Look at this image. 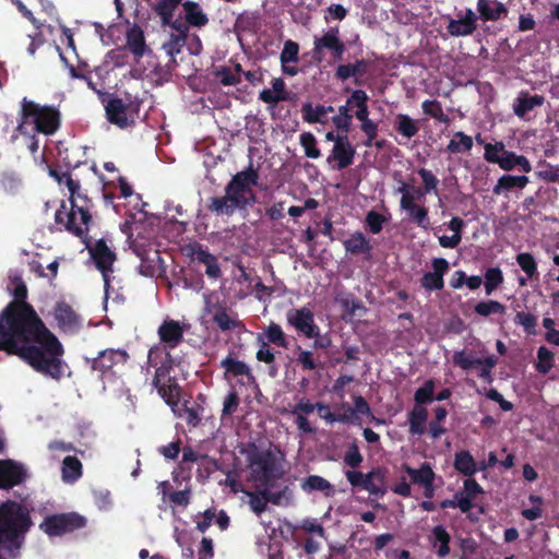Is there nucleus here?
<instances>
[{"mask_svg": "<svg viewBox=\"0 0 559 559\" xmlns=\"http://www.w3.org/2000/svg\"><path fill=\"white\" fill-rule=\"evenodd\" d=\"M213 322L223 331H230L238 328H243V323L238 319L237 313L228 311L227 307H217L216 312L212 317Z\"/></svg>", "mask_w": 559, "mask_h": 559, "instance_id": "nucleus-27", "label": "nucleus"}, {"mask_svg": "<svg viewBox=\"0 0 559 559\" xmlns=\"http://www.w3.org/2000/svg\"><path fill=\"white\" fill-rule=\"evenodd\" d=\"M202 411L203 408L200 405H191L189 401H185L182 406L177 411V416L182 419L189 427L195 428L201 423Z\"/></svg>", "mask_w": 559, "mask_h": 559, "instance_id": "nucleus-34", "label": "nucleus"}, {"mask_svg": "<svg viewBox=\"0 0 559 559\" xmlns=\"http://www.w3.org/2000/svg\"><path fill=\"white\" fill-rule=\"evenodd\" d=\"M49 176L59 185H66L70 193H75L80 189V181L74 180L69 171H60L56 168H49Z\"/></svg>", "mask_w": 559, "mask_h": 559, "instance_id": "nucleus-54", "label": "nucleus"}, {"mask_svg": "<svg viewBox=\"0 0 559 559\" xmlns=\"http://www.w3.org/2000/svg\"><path fill=\"white\" fill-rule=\"evenodd\" d=\"M53 317L60 331L76 334L83 325L80 314L66 301H59L53 308Z\"/></svg>", "mask_w": 559, "mask_h": 559, "instance_id": "nucleus-14", "label": "nucleus"}, {"mask_svg": "<svg viewBox=\"0 0 559 559\" xmlns=\"http://www.w3.org/2000/svg\"><path fill=\"white\" fill-rule=\"evenodd\" d=\"M364 461V457L359 451V448L356 443H352L348 447V450L345 452L344 455V463L352 467L357 468Z\"/></svg>", "mask_w": 559, "mask_h": 559, "instance_id": "nucleus-61", "label": "nucleus"}, {"mask_svg": "<svg viewBox=\"0 0 559 559\" xmlns=\"http://www.w3.org/2000/svg\"><path fill=\"white\" fill-rule=\"evenodd\" d=\"M423 112L439 122L449 124L451 122L450 117L443 112L441 103L436 99H427L421 104Z\"/></svg>", "mask_w": 559, "mask_h": 559, "instance_id": "nucleus-46", "label": "nucleus"}, {"mask_svg": "<svg viewBox=\"0 0 559 559\" xmlns=\"http://www.w3.org/2000/svg\"><path fill=\"white\" fill-rule=\"evenodd\" d=\"M103 72H71L73 78L83 79L96 92L105 104L107 120L123 129L133 124L140 110L138 100H128L116 97L107 92L110 86L106 84Z\"/></svg>", "mask_w": 559, "mask_h": 559, "instance_id": "nucleus-4", "label": "nucleus"}, {"mask_svg": "<svg viewBox=\"0 0 559 559\" xmlns=\"http://www.w3.org/2000/svg\"><path fill=\"white\" fill-rule=\"evenodd\" d=\"M158 394L170 406H175L179 403L180 399V386L174 378H168L166 382L154 385Z\"/></svg>", "mask_w": 559, "mask_h": 559, "instance_id": "nucleus-32", "label": "nucleus"}, {"mask_svg": "<svg viewBox=\"0 0 559 559\" xmlns=\"http://www.w3.org/2000/svg\"><path fill=\"white\" fill-rule=\"evenodd\" d=\"M515 260L528 278L532 280L538 275L537 262L532 253L521 252L516 255Z\"/></svg>", "mask_w": 559, "mask_h": 559, "instance_id": "nucleus-51", "label": "nucleus"}, {"mask_svg": "<svg viewBox=\"0 0 559 559\" xmlns=\"http://www.w3.org/2000/svg\"><path fill=\"white\" fill-rule=\"evenodd\" d=\"M259 99L271 106H275L281 102L292 99V94L286 88V84L283 79L277 78L272 80V88H264L259 94Z\"/></svg>", "mask_w": 559, "mask_h": 559, "instance_id": "nucleus-23", "label": "nucleus"}, {"mask_svg": "<svg viewBox=\"0 0 559 559\" xmlns=\"http://www.w3.org/2000/svg\"><path fill=\"white\" fill-rule=\"evenodd\" d=\"M195 259L198 262L204 264L206 266L205 274L210 278H218L222 275V271L219 264L217 262V258L209 252L207 250H203L199 248L195 251Z\"/></svg>", "mask_w": 559, "mask_h": 559, "instance_id": "nucleus-36", "label": "nucleus"}, {"mask_svg": "<svg viewBox=\"0 0 559 559\" xmlns=\"http://www.w3.org/2000/svg\"><path fill=\"white\" fill-rule=\"evenodd\" d=\"M507 307L498 300L479 301L475 305L474 311L480 317H489L491 314H504Z\"/></svg>", "mask_w": 559, "mask_h": 559, "instance_id": "nucleus-47", "label": "nucleus"}, {"mask_svg": "<svg viewBox=\"0 0 559 559\" xmlns=\"http://www.w3.org/2000/svg\"><path fill=\"white\" fill-rule=\"evenodd\" d=\"M286 320L290 326L307 338L319 335L320 328L314 321L313 311L308 307L289 309L286 313Z\"/></svg>", "mask_w": 559, "mask_h": 559, "instance_id": "nucleus-12", "label": "nucleus"}, {"mask_svg": "<svg viewBox=\"0 0 559 559\" xmlns=\"http://www.w3.org/2000/svg\"><path fill=\"white\" fill-rule=\"evenodd\" d=\"M171 29H174L176 33L173 34L174 36H177V43L178 41H181V43H187V39H188V36H189V31L191 27V25H189L187 23V21L183 19V21H180V20H171V23L168 24Z\"/></svg>", "mask_w": 559, "mask_h": 559, "instance_id": "nucleus-62", "label": "nucleus"}, {"mask_svg": "<svg viewBox=\"0 0 559 559\" xmlns=\"http://www.w3.org/2000/svg\"><path fill=\"white\" fill-rule=\"evenodd\" d=\"M555 354L546 346L537 349V362L535 369L543 374L548 373L554 367Z\"/></svg>", "mask_w": 559, "mask_h": 559, "instance_id": "nucleus-50", "label": "nucleus"}, {"mask_svg": "<svg viewBox=\"0 0 559 559\" xmlns=\"http://www.w3.org/2000/svg\"><path fill=\"white\" fill-rule=\"evenodd\" d=\"M14 299L0 312V350L17 356L36 372L59 381L68 365L64 347L26 301L27 287L14 280Z\"/></svg>", "mask_w": 559, "mask_h": 559, "instance_id": "nucleus-1", "label": "nucleus"}, {"mask_svg": "<svg viewBox=\"0 0 559 559\" xmlns=\"http://www.w3.org/2000/svg\"><path fill=\"white\" fill-rule=\"evenodd\" d=\"M404 471L414 484L425 485L435 481V472L428 463H423L419 468L404 465Z\"/></svg>", "mask_w": 559, "mask_h": 559, "instance_id": "nucleus-38", "label": "nucleus"}, {"mask_svg": "<svg viewBox=\"0 0 559 559\" xmlns=\"http://www.w3.org/2000/svg\"><path fill=\"white\" fill-rule=\"evenodd\" d=\"M433 547H437V556L445 558L450 554L451 536L442 525H437L432 528Z\"/></svg>", "mask_w": 559, "mask_h": 559, "instance_id": "nucleus-37", "label": "nucleus"}, {"mask_svg": "<svg viewBox=\"0 0 559 559\" xmlns=\"http://www.w3.org/2000/svg\"><path fill=\"white\" fill-rule=\"evenodd\" d=\"M342 307L349 316H364L367 312V308L362 301L350 296L340 300Z\"/></svg>", "mask_w": 559, "mask_h": 559, "instance_id": "nucleus-58", "label": "nucleus"}, {"mask_svg": "<svg viewBox=\"0 0 559 559\" xmlns=\"http://www.w3.org/2000/svg\"><path fill=\"white\" fill-rule=\"evenodd\" d=\"M355 153L356 151L349 143L348 138L346 140L338 139V141H336V144L333 145L332 153L326 158V162L329 164L336 162V166H333V168L342 170L353 164Z\"/></svg>", "mask_w": 559, "mask_h": 559, "instance_id": "nucleus-21", "label": "nucleus"}, {"mask_svg": "<svg viewBox=\"0 0 559 559\" xmlns=\"http://www.w3.org/2000/svg\"><path fill=\"white\" fill-rule=\"evenodd\" d=\"M61 126V114L52 105H40L24 97L17 112V126L14 128L10 142L14 144L22 135L28 151L36 155L39 150L37 134L52 135Z\"/></svg>", "mask_w": 559, "mask_h": 559, "instance_id": "nucleus-3", "label": "nucleus"}, {"mask_svg": "<svg viewBox=\"0 0 559 559\" xmlns=\"http://www.w3.org/2000/svg\"><path fill=\"white\" fill-rule=\"evenodd\" d=\"M487 295H491L503 283V273L499 267H489L484 275Z\"/></svg>", "mask_w": 559, "mask_h": 559, "instance_id": "nucleus-52", "label": "nucleus"}, {"mask_svg": "<svg viewBox=\"0 0 559 559\" xmlns=\"http://www.w3.org/2000/svg\"><path fill=\"white\" fill-rule=\"evenodd\" d=\"M82 463L76 456H66L62 461V479L64 483L72 484L82 476Z\"/></svg>", "mask_w": 559, "mask_h": 559, "instance_id": "nucleus-35", "label": "nucleus"}, {"mask_svg": "<svg viewBox=\"0 0 559 559\" xmlns=\"http://www.w3.org/2000/svg\"><path fill=\"white\" fill-rule=\"evenodd\" d=\"M432 272H427L420 278V285L426 290H441L444 287V274L449 271L450 264L444 258H435L431 262Z\"/></svg>", "mask_w": 559, "mask_h": 559, "instance_id": "nucleus-18", "label": "nucleus"}, {"mask_svg": "<svg viewBox=\"0 0 559 559\" xmlns=\"http://www.w3.org/2000/svg\"><path fill=\"white\" fill-rule=\"evenodd\" d=\"M255 358L258 361L263 362L267 366V374L271 378H276L278 376V365L276 362L275 354L273 353L271 346L265 342L262 341L257 354Z\"/></svg>", "mask_w": 559, "mask_h": 559, "instance_id": "nucleus-33", "label": "nucleus"}, {"mask_svg": "<svg viewBox=\"0 0 559 559\" xmlns=\"http://www.w3.org/2000/svg\"><path fill=\"white\" fill-rule=\"evenodd\" d=\"M249 506L251 510L257 514H262L267 507V498L264 496V491L248 492Z\"/></svg>", "mask_w": 559, "mask_h": 559, "instance_id": "nucleus-59", "label": "nucleus"}, {"mask_svg": "<svg viewBox=\"0 0 559 559\" xmlns=\"http://www.w3.org/2000/svg\"><path fill=\"white\" fill-rule=\"evenodd\" d=\"M86 525V519L78 513H60L47 516L40 528L49 536H62Z\"/></svg>", "mask_w": 559, "mask_h": 559, "instance_id": "nucleus-9", "label": "nucleus"}, {"mask_svg": "<svg viewBox=\"0 0 559 559\" xmlns=\"http://www.w3.org/2000/svg\"><path fill=\"white\" fill-rule=\"evenodd\" d=\"M385 480V469L382 467L372 468L364 475L362 489L370 495L382 496L384 493L383 485Z\"/></svg>", "mask_w": 559, "mask_h": 559, "instance_id": "nucleus-26", "label": "nucleus"}, {"mask_svg": "<svg viewBox=\"0 0 559 559\" xmlns=\"http://www.w3.org/2000/svg\"><path fill=\"white\" fill-rule=\"evenodd\" d=\"M514 322L522 325L526 334H536L537 318L533 313L524 311L518 312L515 314Z\"/></svg>", "mask_w": 559, "mask_h": 559, "instance_id": "nucleus-57", "label": "nucleus"}, {"mask_svg": "<svg viewBox=\"0 0 559 559\" xmlns=\"http://www.w3.org/2000/svg\"><path fill=\"white\" fill-rule=\"evenodd\" d=\"M428 411L424 406L414 405L408 413V432L412 436H423L426 432Z\"/></svg>", "mask_w": 559, "mask_h": 559, "instance_id": "nucleus-28", "label": "nucleus"}, {"mask_svg": "<svg viewBox=\"0 0 559 559\" xmlns=\"http://www.w3.org/2000/svg\"><path fill=\"white\" fill-rule=\"evenodd\" d=\"M457 19H450L447 31L453 37H465L472 35L477 29V14L469 8H466L464 14L457 13Z\"/></svg>", "mask_w": 559, "mask_h": 559, "instance_id": "nucleus-16", "label": "nucleus"}, {"mask_svg": "<svg viewBox=\"0 0 559 559\" xmlns=\"http://www.w3.org/2000/svg\"><path fill=\"white\" fill-rule=\"evenodd\" d=\"M394 129L399 134L407 140L415 136L419 131V127L416 122L409 116L402 114L396 117Z\"/></svg>", "mask_w": 559, "mask_h": 559, "instance_id": "nucleus-44", "label": "nucleus"}, {"mask_svg": "<svg viewBox=\"0 0 559 559\" xmlns=\"http://www.w3.org/2000/svg\"><path fill=\"white\" fill-rule=\"evenodd\" d=\"M183 2V0H159L154 7V11L163 24H169L174 19L176 9L179 4L182 5Z\"/></svg>", "mask_w": 559, "mask_h": 559, "instance_id": "nucleus-41", "label": "nucleus"}, {"mask_svg": "<svg viewBox=\"0 0 559 559\" xmlns=\"http://www.w3.org/2000/svg\"><path fill=\"white\" fill-rule=\"evenodd\" d=\"M259 170L252 163L241 171L231 176L224 188V194L207 199L206 210L219 217H231L239 213L243 218L249 209L257 203L253 187L258 186Z\"/></svg>", "mask_w": 559, "mask_h": 559, "instance_id": "nucleus-2", "label": "nucleus"}, {"mask_svg": "<svg viewBox=\"0 0 559 559\" xmlns=\"http://www.w3.org/2000/svg\"><path fill=\"white\" fill-rule=\"evenodd\" d=\"M96 269L102 273L104 280L105 298L109 297L111 289L110 274L114 272V263L117 259L116 252L111 250L105 239H98L93 246H86Z\"/></svg>", "mask_w": 559, "mask_h": 559, "instance_id": "nucleus-8", "label": "nucleus"}, {"mask_svg": "<svg viewBox=\"0 0 559 559\" xmlns=\"http://www.w3.org/2000/svg\"><path fill=\"white\" fill-rule=\"evenodd\" d=\"M165 348L174 349L183 341V329L178 321L166 319L157 330Z\"/></svg>", "mask_w": 559, "mask_h": 559, "instance_id": "nucleus-20", "label": "nucleus"}, {"mask_svg": "<svg viewBox=\"0 0 559 559\" xmlns=\"http://www.w3.org/2000/svg\"><path fill=\"white\" fill-rule=\"evenodd\" d=\"M219 366L225 370V377H242L245 380H239L241 384L258 385L252 369L247 362L233 358L231 356H227L221 360Z\"/></svg>", "mask_w": 559, "mask_h": 559, "instance_id": "nucleus-17", "label": "nucleus"}, {"mask_svg": "<svg viewBox=\"0 0 559 559\" xmlns=\"http://www.w3.org/2000/svg\"><path fill=\"white\" fill-rule=\"evenodd\" d=\"M129 354L120 348H107L98 353L95 358L86 359L91 369L99 372L102 376L107 373H116L117 367H122L127 364Z\"/></svg>", "mask_w": 559, "mask_h": 559, "instance_id": "nucleus-11", "label": "nucleus"}, {"mask_svg": "<svg viewBox=\"0 0 559 559\" xmlns=\"http://www.w3.org/2000/svg\"><path fill=\"white\" fill-rule=\"evenodd\" d=\"M473 148V139L472 136L465 134L462 131H457L454 133L452 140H450L447 150L451 154L469 152Z\"/></svg>", "mask_w": 559, "mask_h": 559, "instance_id": "nucleus-43", "label": "nucleus"}, {"mask_svg": "<svg viewBox=\"0 0 559 559\" xmlns=\"http://www.w3.org/2000/svg\"><path fill=\"white\" fill-rule=\"evenodd\" d=\"M26 472L24 467L12 461L4 460L0 461V488L10 489L24 481Z\"/></svg>", "mask_w": 559, "mask_h": 559, "instance_id": "nucleus-19", "label": "nucleus"}, {"mask_svg": "<svg viewBox=\"0 0 559 559\" xmlns=\"http://www.w3.org/2000/svg\"><path fill=\"white\" fill-rule=\"evenodd\" d=\"M345 45L340 37L338 27H330L322 36L314 37L311 57L317 62H322L326 56L331 61L340 62L343 60Z\"/></svg>", "mask_w": 559, "mask_h": 559, "instance_id": "nucleus-7", "label": "nucleus"}, {"mask_svg": "<svg viewBox=\"0 0 559 559\" xmlns=\"http://www.w3.org/2000/svg\"><path fill=\"white\" fill-rule=\"evenodd\" d=\"M182 10L185 13L183 19L192 28L201 29L210 22L209 15L204 12L200 3L195 1L186 0L182 3Z\"/></svg>", "mask_w": 559, "mask_h": 559, "instance_id": "nucleus-24", "label": "nucleus"}, {"mask_svg": "<svg viewBox=\"0 0 559 559\" xmlns=\"http://www.w3.org/2000/svg\"><path fill=\"white\" fill-rule=\"evenodd\" d=\"M452 361L464 371H468L480 366V357H477L473 350L468 353L464 349L455 352L453 354Z\"/></svg>", "mask_w": 559, "mask_h": 559, "instance_id": "nucleus-42", "label": "nucleus"}, {"mask_svg": "<svg viewBox=\"0 0 559 559\" xmlns=\"http://www.w3.org/2000/svg\"><path fill=\"white\" fill-rule=\"evenodd\" d=\"M516 156L514 152L506 150V144L502 141L485 144V160L491 164H498L499 167L506 171L515 168Z\"/></svg>", "mask_w": 559, "mask_h": 559, "instance_id": "nucleus-15", "label": "nucleus"}, {"mask_svg": "<svg viewBox=\"0 0 559 559\" xmlns=\"http://www.w3.org/2000/svg\"><path fill=\"white\" fill-rule=\"evenodd\" d=\"M454 468L467 477H472L477 472L476 462L468 451L455 453Z\"/></svg>", "mask_w": 559, "mask_h": 559, "instance_id": "nucleus-39", "label": "nucleus"}, {"mask_svg": "<svg viewBox=\"0 0 559 559\" xmlns=\"http://www.w3.org/2000/svg\"><path fill=\"white\" fill-rule=\"evenodd\" d=\"M300 145L305 150V155L309 158H319L321 151L317 147V139L310 132H305L300 135Z\"/></svg>", "mask_w": 559, "mask_h": 559, "instance_id": "nucleus-56", "label": "nucleus"}, {"mask_svg": "<svg viewBox=\"0 0 559 559\" xmlns=\"http://www.w3.org/2000/svg\"><path fill=\"white\" fill-rule=\"evenodd\" d=\"M527 176L502 175L492 188L495 195H501L513 189H524L528 183Z\"/></svg>", "mask_w": 559, "mask_h": 559, "instance_id": "nucleus-25", "label": "nucleus"}, {"mask_svg": "<svg viewBox=\"0 0 559 559\" xmlns=\"http://www.w3.org/2000/svg\"><path fill=\"white\" fill-rule=\"evenodd\" d=\"M544 97L540 95H530L528 93H521L515 99L513 105L514 114L523 118L535 107L543 105Z\"/></svg>", "mask_w": 559, "mask_h": 559, "instance_id": "nucleus-30", "label": "nucleus"}, {"mask_svg": "<svg viewBox=\"0 0 559 559\" xmlns=\"http://www.w3.org/2000/svg\"><path fill=\"white\" fill-rule=\"evenodd\" d=\"M368 95L362 90L354 91L350 96L347 98L346 103L350 109V111H356L357 109L362 108L367 105Z\"/></svg>", "mask_w": 559, "mask_h": 559, "instance_id": "nucleus-63", "label": "nucleus"}, {"mask_svg": "<svg viewBox=\"0 0 559 559\" xmlns=\"http://www.w3.org/2000/svg\"><path fill=\"white\" fill-rule=\"evenodd\" d=\"M346 252L350 254H369L372 250L370 241L361 231H356L346 240L343 241Z\"/></svg>", "mask_w": 559, "mask_h": 559, "instance_id": "nucleus-31", "label": "nucleus"}, {"mask_svg": "<svg viewBox=\"0 0 559 559\" xmlns=\"http://www.w3.org/2000/svg\"><path fill=\"white\" fill-rule=\"evenodd\" d=\"M299 45L290 39L286 40L284 48L281 52L282 70H296L295 68L287 67L286 63L298 61Z\"/></svg>", "mask_w": 559, "mask_h": 559, "instance_id": "nucleus-49", "label": "nucleus"}, {"mask_svg": "<svg viewBox=\"0 0 559 559\" xmlns=\"http://www.w3.org/2000/svg\"><path fill=\"white\" fill-rule=\"evenodd\" d=\"M214 75V81L218 82L224 86L236 85L240 83L241 72H212Z\"/></svg>", "mask_w": 559, "mask_h": 559, "instance_id": "nucleus-64", "label": "nucleus"}, {"mask_svg": "<svg viewBox=\"0 0 559 559\" xmlns=\"http://www.w3.org/2000/svg\"><path fill=\"white\" fill-rule=\"evenodd\" d=\"M32 525L28 510L14 501L0 504V549L20 548ZM0 559L2 557L0 556Z\"/></svg>", "mask_w": 559, "mask_h": 559, "instance_id": "nucleus-5", "label": "nucleus"}, {"mask_svg": "<svg viewBox=\"0 0 559 559\" xmlns=\"http://www.w3.org/2000/svg\"><path fill=\"white\" fill-rule=\"evenodd\" d=\"M397 192L402 194L400 207L407 213L408 219L421 229L428 230L430 228L428 207L415 202V194L411 193V188L406 182H402Z\"/></svg>", "mask_w": 559, "mask_h": 559, "instance_id": "nucleus-10", "label": "nucleus"}, {"mask_svg": "<svg viewBox=\"0 0 559 559\" xmlns=\"http://www.w3.org/2000/svg\"><path fill=\"white\" fill-rule=\"evenodd\" d=\"M70 209L64 202L61 203L60 209L56 211L55 221L57 224H62L69 233L74 236L81 237L87 230L92 222L91 209L93 206L91 199H75V193H70Z\"/></svg>", "mask_w": 559, "mask_h": 559, "instance_id": "nucleus-6", "label": "nucleus"}, {"mask_svg": "<svg viewBox=\"0 0 559 559\" xmlns=\"http://www.w3.org/2000/svg\"><path fill=\"white\" fill-rule=\"evenodd\" d=\"M264 335L269 345L274 344L283 348H287L289 345L286 334L284 333L282 326L277 323L271 322L264 330Z\"/></svg>", "mask_w": 559, "mask_h": 559, "instance_id": "nucleus-45", "label": "nucleus"}, {"mask_svg": "<svg viewBox=\"0 0 559 559\" xmlns=\"http://www.w3.org/2000/svg\"><path fill=\"white\" fill-rule=\"evenodd\" d=\"M297 358L296 361L300 365L302 370H316L318 368H322L320 361L314 358V355L310 350L302 349L300 346H297Z\"/></svg>", "mask_w": 559, "mask_h": 559, "instance_id": "nucleus-55", "label": "nucleus"}, {"mask_svg": "<svg viewBox=\"0 0 559 559\" xmlns=\"http://www.w3.org/2000/svg\"><path fill=\"white\" fill-rule=\"evenodd\" d=\"M477 12L484 22H497L508 16V8L498 0H477Z\"/></svg>", "mask_w": 559, "mask_h": 559, "instance_id": "nucleus-22", "label": "nucleus"}, {"mask_svg": "<svg viewBox=\"0 0 559 559\" xmlns=\"http://www.w3.org/2000/svg\"><path fill=\"white\" fill-rule=\"evenodd\" d=\"M386 218L376 211L368 212L365 219L369 231L374 235L382 230Z\"/></svg>", "mask_w": 559, "mask_h": 559, "instance_id": "nucleus-60", "label": "nucleus"}, {"mask_svg": "<svg viewBox=\"0 0 559 559\" xmlns=\"http://www.w3.org/2000/svg\"><path fill=\"white\" fill-rule=\"evenodd\" d=\"M127 46L135 57H142L147 49L142 28L134 24L127 31Z\"/></svg>", "mask_w": 559, "mask_h": 559, "instance_id": "nucleus-29", "label": "nucleus"}, {"mask_svg": "<svg viewBox=\"0 0 559 559\" xmlns=\"http://www.w3.org/2000/svg\"><path fill=\"white\" fill-rule=\"evenodd\" d=\"M302 119L308 123H328L324 105L313 106L311 103H305L301 107Z\"/></svg>", "mask_w": 559, "mask_h": 559, "instance_id": "nucleus-40", "label": "nucleus"}, {"mask_svg": "<svg viewBox=\"0 0 559 559\" xmlns=\"http://www.w3.org/2000/svg\"><path fill=\"white\" fill-rule=\"evenodd\" d=\"M301 488L305 491H322L325 492V496H330L332 485L329 480L319 475H310L304 480Z\"/></svg>", "mask_w": 559, "mask_h": 559, "instance_id": "nucleus-48", "label": "nucleus"}, {"mask_svg": "<svg viewBox=\"0 0 559 559\" xmlns=\"http://www.w3.org/2000/svg\"><path fill=\"white\" fill-rule=\"evenodd\" d=\"M250 462L255 466L253 469L255 479L265 487H273L275 480L282 477V472L278 471L276 461L270 452L252 456Z\"/></svg>", "mask_w": 559, "mask_h": 559, "instance_id": "nucleus-13", "label": "nucleus"}, {"mask_svg": "<svg viewBox=\"0 0 559 559\" xmlns=\"http://www.w3.org/2000/svg\"><path fill=\"white\" fill-rule=\"evenodd\" d=\"M435 381L427 380L423 386L418 388L414 394L415 405L424 406L435 400Z\"/></svg>", "mask_w": 559, "mask_h": 559, "instance_id": "nucleus-53", "label": "nucleus"}]
</instances>
